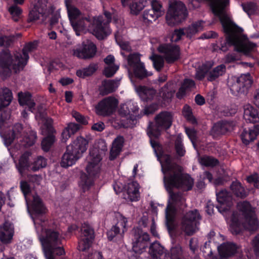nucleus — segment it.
I'll list each match as a JSON object with an SVG mask.
<instances>
[{
  "label": "nucleus",
  "instance_id": "nucleus-35",
  "mask_svg": "<svg viewBox=\"0 0 259 259\" xmlns=\"http://www.w3.org/2000/svg\"><path fill=\"white\" fill-rule=\"evenodd\" d=\"M225 71L226 67L223 64L217 66L211 70H209L208 68L207 79L209 81H213L223 75Z\"/></svg>",
  "mask_w": 259,
  "mask_h": 259
},
{
  "label": "nucleus",
  "instance_id": "nucleus-19",
  "mask_svg": "<svg viewBox=\"0 0 259 259\" xmlns=\"http://www.w3.org/2000/svg\"><path fill=\"white\" fill-rule=\"evenodd\" d=\"M35 118L38 123L41 124L40 128L43 135H47L52 132V120L47 116L46 109L42 106L38 107L35 112Z\"/></svg>",
  "mask_w": 259,
  "mask_h": 259
},
{
  "label": "nucleus",
  "instance_id": "nucleus-45",
  "mask_svg": "<svg viewBox=\"0 0 259 259\" xmlns=\"http://www.w3.org/2000/svg\"><path fill=\"white\" fill-rule=\"evenodd\" d=\"M159 17L160 16L152 9L145 11L143 14V18L149 22L154 21Z\"/></svg>",
  "mask_w": 259,
  "mask_h": 259
},
{
  "label": "nucleus",
  "instance_id": "nucleus-24",
  "mask_svg": "<svg viewBox=\"0 0 259 259\" xmlns=\"http://www.w3.org/2000/svg\"><path fill=\"white\" fill-rule=\"evenodd\" d=\"M149 252L152 259H168V257L166 249L157 241L150 246Z\"/></svg>",
  "mask_w": 259,
  "mask_h": 259
},
{
  "label": "nucleus",
  "instance_id": "nucleus-29",
  "mask_svg": "<svg viewBox=\"0 0 259 259\" xmlns=\"http://www.w3.org/2000/svg\"><path fill=\"white\" fill-rule=\"evenodd\" d=\"M115 59L113 56L109 55L104 59V62L107 65L104 71V73L107 77L113 76L119 68L118 65L114 64Z\"/></svg>",
  "mask_w": 259,
  "mask_h": 259
},
{
  "label": "nucleus",
  "instance_id": "nucleus-13",
  "mask_svg": "<svg viewBox=\"0 0 259 259\" xmlns=\"http://www.w3.org/2000/svg\"><path fill=\"white\" fill-rule=\"evenodd\" d=\"M46 0H37L34 3L32 9L30 11L28 19V22L36 21L40 17L46 18L53 10L47 6Z\"/></svg>",
  "mask_w": 259,
  "mask_h": 259
},
{
  "label": "nucleus",
  "instance_id": "nucleus-57",
  "mask_svg": "<svg viewBox=\"0 0 259 259\" xmlns=\"http://www.w3.org/2000/svg\"><path fill=\"white\" fill-rule=\"evenodd\" d=\"M29 180L34 185H39L42 180V177L39 175H32L29 177Z\"/></svg>",
  "mask_w": 259,
  "mask_h": 259
},
{
  "label": "nucleus",
  "instance_id": "nucleus-43",
  "mask_svg": "<svg viewBox=\"0 0 259 259\" xmlns=\"http://www.w3.org/2000/svg\"><path fill=\"white\" fill-rule=\"evenodd\" d=\"M200 163L206 166H213L218 164V161L216 159L209 156H203L199 159Z\"/></svg>",
  "mask_w": 259,
  "mask_h": 259
},
{
  "label": "nucleus",
  "instance_id": "nucleus-37",
  "mask_svg": "<svg viewBox=\"0 0 259 259\" xmlns=\"http://www.w3.org/2000/svg\"><path fill=\"white\" fill-rule=\"evenodd\" d=\"M230 188L232 192L237 197H245L247 195L244 188L241 186L240 182L238 181L233 182L230 186Z\"/></svg>",
  "mask_w": 259,
  "mask_h": 259
},
{
  "label": "nucleus",
  "instance_id": "nucleus-15",
  "mask_svg": "<svg viewBox=\"0 0 259 259\" xmlns=\"http://www.w3.org/2000/svg\"><path fill=\"white\" fill-rule=\"evenodd\" d=\"M158 52L168 63H172L178 60L180 57L179 47L173 44H162L158 48Z\"/></svg>",
  "mask_w": 259,
  "mask_h": 259
},
{
  "label": "nucleus",
  "instance_id": "nucleus-34",
  "mask_svg": "<svg viewBox=\"0 0 259 259\" xmlns=\"http://www.w3.org/2000/svg\"><path fill=\"white\" fill-rule=\"evenodd\" d=\"M30 155L29 152L24 153L21 156L19 163L16 164V167L21 175H23L25 170L29 167L28 158Z\"/></svg>",
  "mask_w": 259,
  "mask_h": 259
},
{
  "label": "nucleus",
  "instance_id": "nucleus-55",
  "mask_svg": "<svg viewBox=\"0 0 259 259\" xmlns=\"http://www.w3.org/2000/svg\"><path fill=\"white\" fill-rule=\"evenodd\" d=\"M72 116L79 122L83 124L88 123L87 119L78 112L73 111L72 112Z\"/></svg>",
  "mask_w": 259,
  "mask_h": 259
},
{
  "label": "nucleus",
  "instance_id": "nucleus-62",
  "mask_svg": "<svg viewBox=\"0 0 259 259\" xmlns=\"http://www.w3.org/2000/svg\"><path fill=\"white\" fill-rule=\"evenodd\" d=\"M252 246L255 253L256 254L259 253V234L252 240Z\"/></svg>",
  "mask_w": 259,
  "mask_h": 259
},
{
  "label": "nucleus",
  "instance_id": "nucleus-4",
  "mask_svg": "<svg viewBox=\"0 0 259 259\" xmlns=\"http://www.w3.org/2000/svg\"><path fill=\"white\" fill-rule=\"evenodd\" d=\"M65 4L70 23L76 35L90 31L97 38L102 39L111 33L109 23L111 21L112 14L110 12H104L106 20L102 16L91 18L84 16L80 10L72 4L71 1L65 0Z\"/></svg>",
  "mask_w": 259,
  "mask_h": 259
},
{
  "label": "nucleus",
  "instance_id": "nucleus-9",
  "mask_svg": "<svg viewBox=\"0 0 259 259\" xmlns=\"http://www.w3.org/2000/svg\"><path fill=\"white\" fill-rule=\"evenodd\" d=\"M187 11L184 4L180 1L171 0L166 15V21L169 25H175L181 22L187 16Z\"/></svg>",
  "mask_w": 259,
  "mask_h": 259
},
{
  "label": "nucleus",
  "instance_id": "nucleus-40",
  "mask_svg": "<svg viewBox=\"0 0 259 259\" xmlns=\"http://www.w3.org/2000/svg\"><path fill=\"white\" fill-rule=\"evenodd\" d=\"M9 12L14 21H18L20 19L22 10L17 6L13 5L11 6L9 8Z\"/></svg>",
  "mask_w": 259,
  "mask_h": 259
},
{
  "label": "nucleus",
  "instance_id": "nucleus-32",
  "mask_svg": "<svg viewBox=\"0 0 259 259\" xmlns=\"http://www.w3.org/2000/svg\"><path fill=\"white\" fill-rule=\"evenodd\" d=\"M118 81L104 80L100 87V91L103 95H106L114 91L118 88Z\"/></svg>",
  "mask_w": 259,
  "mask_h": 259
},
{
  "label": "nucleus",
  "instance_id": "nucleus-18",
  "mask_svg": "<svg viewBox=\"0 0 259 259\" xmlns=\"http://www.w3.org/2000/svg\"><path fill=\"white\" fill-rule=\"evenodd\" d=\"M81 234L78 242V249L85 251L90 248L94 239V231L92 228L86 223L82 225Z\"/></svg>",
  "mask_w": 259,
  "mask_h": 259
},
{
  "label": "nucleus",
  "instance_id": "nucleus-53",
  "mask_svg": "<svg viewBox=\"0 0 259 259\" xmlns=\"http://www.w3.org/2000/svg\"><path fill=\"white\" fill-rule=\"evenodd\" d=\"M185 131L189 138L191 140L193 146L195 148V141L196 140V133L193 128H185Z\"/></svg>",
  "mask_w": 259,
  "mask_h": 259
},
{
  "label": "nucleus",
  "instance_id": "nucleus-50",
  "mask_svg": "<svg viewBox=\"0 0 259 259\" xmlns=\"http://www.w3.org/2000/svg\"><path fill=\"white\" fill-rule=\"evenodd\" d=\"M8 33L4 31L1 32L0 46H8L10 45L11 38L7 35Z\"/></svg>",
  "mask_w": 259,
  "mask_h": 259
},
{
  "label": "nucleus",
  "instance_id": "nucleus-12",
  "mask_svg": "<svg viewBox=\"0 0 259 259\" xmlns=\"http://www.w3.org/2000/svg\"><path fill=\"white\" fill-rule=\"evenodd\" d=\"M127 61L128 74L132 81L133 75L137 78H143L152 75L151 72H147L145 70L143 64L140 61L139 54H131L128 57Z\"/></svg>",
  "mask_w": 259,
  "mask_h": 259
},
{
  "label": "nucleus",
  "instance_id": "nucleus-46",
  "mask_svg": "<svg viewBox=\"0 0 259 259\" xmlns=\"http://www.w3.org/2000/svg\"><path fill=\"white\" fill-rule=\"evenodd\" d=\"M115 37L116 41L118 45L120 46V48L122 50H124L127 52L130 51L131 47L129 45V44L127 41H124L121 40L120 39V35L118 31H117L115 34Z\"/></svg>",
  "mask_w": 259,
  "mask_h": 259
},
{
  "label": "nucleus",
  "instance_id": "nucleus-6",
  "mask_svg": "<svg viewBox=\"0 0 259 259\" xmlns=\"http://www.w3.org/2000/svg\"><path fill=\"white\" fill-rule=\"evenodd\" d=\"M106 147L100 150L93 148L90 150L88 157V164L86 167L87 174L81 176L79 186L85 191L93 184L94 179L98 177L100 171L101 160L105 154Z\"/></svg>",
  "mask_w": 259,
  "mask_h": 259
},
{
  "label": "nucleus",
  "instance_id": "nucleus-54",
  "mask_svg": "<svg viewBox=\"0 0 259 259\" xmlns=\"http://www.w3.org/2000/svg\"><path fill=\"white\" fill-rule=\"evenodd\" d=\"M242 8L244 11L248 15L253 13L256 9V6L253 3H248L242 5Z\"/></svg>",
  "mask_w": 259,
  "mask_h": 259
},
{
  "label": "nucleus",
  "instance_id": "nucleus-64",
  "mask_svg": "<svg viewBox=\"0 0 259 259\" xmlns=\"http://www.w3.org/2000/svg\"><path fill=\"white\" fill-rule=\"evenodd\" d=\"M86 259H102V256L100 252L93 251L88 255Z\"/></svg>",
  "mask_w": 259,
  "mask_h": 259
},
{
  "label": "nucleus",
  "instance_id": "nucleus-63",
  "mask_svg": "<svg viewBox=\"0 0 259 259\" xmlns=\"http://www.w3.org/2000/svg\"><path fill=\"white\" fill-rule=\"evenodd\" d=\"M98 66L96 64H91L88 68H84L87 76L92 75L97 69Z\"/></svg>",
  "mask_w": 259,
  "mask_h": 259
},
{
  "label": "nucleus",
  "instance_id": "nucleus-20",
  "mask_svg": "<svg viewBox=\"0 0 259 259\" xmlns=\"http://www.w3.org/2000/svg\"><path fill=\"white\" fill-rule=\"evenodd\" d=\"M116 219L117 221L116 224L107 233L108 239L110 240H113L117 235L122 237L123 234L127 230V219L120 213L116 214Z\"/></svg>",
  "mask_w": 259,
  "mask_h": 259
},
{
  "label": "nucleus",
  "instance_id": "nucleus-25",
  "mask_svg": "<svg viewBox=\"0 0 259 259\" xmlns=\"http://www.w3.org/2000/svg\"><path fill=\"white\" fill-rule=\"evenodd\" d=\"M243 118L247 122H259V111L249 104L244 106Z\"/></svg>",
  "mask_w": 259,
  "mask_h": 259
},
{
  "label": "nucleus",
  "instance_id": "nucleus-41",
  "mask_svg": "<svg viewBox=\"0 0 259 259\" xmlns=\"http://www.w3.org/2000/svg\"><path fill=\"white\" fill-rule=\"evenodd\" d=\"M182 135L180 134L178 135L177 139L175 142L176 150L177 154L180 156H183L185 154V150L182 144Z\"/></svg>",
  "mask_w": 259,
  "mask_h": 259
},
{
  "label": "nucleus",
  "instance_id": "nucleus-36",
  "mask_svg": "<svg viewBox=\"0 0 259 259\" xmlns=\"http://www.w3.org/2000/svg\"><path fill=\"white\" fill-rule=\"evenodd\" d=\"M195 83L192 79H185L180 88L177 96L179 98H181L187 91H189L194 88Z\"/></svg>",
  "mask_w": 259,
  "mask_h": 259
},
{
  "label": "nucleus",
  "instance_id": "nucleus-52",
  "mask_svg": "<svg viewBox=\"0 0 259 259\" xmlns=\"http://www.w3.org/2000/svg\"><path fill=\"white\" fill-rule=\"evenodd\" d=\"M183 29L176 30L172 34L170 38L171 41L177 42L179 40L183 35H185Z\"/></svg>",
  "mask_w": 259,
  "mask_h": 259
},
{
  "label": "nucleus",
  "instance_id": "nucleus-59",
  "mask_svg": "<svg viewBox=\"0 0 259 259\" xmlns=\"http://www.w3.org/2000/svg\"><path fill=\"white\" fill-rule=\"evenodd\" d=\"M125 187L123 186L121 182V180L117 181L113 185V189L116 194H118L123 191H124Z\"/></svg>",
  "mask_w": 259,
  "mask_h": 259
},
{
  "label": "nucleus",
  "instance_id": "nucleus-10",
  "mask_svg": "<svg viewBox=\"0 0 259 259\" xmlns=\"http://www.w3.org/2000/svg\"><path fill=\"white\" fill-rule=\"evenodd\" d=\"M252 83V79L248 73L239 76H231L228 79V85L231 92L235 96L246 93Z\"/></svg>",
  "mask_w": 259,
  "mask_h": 259
},
{
  "label": "nucleus",
  "instance_id": "nucleus-22",
  "mask_svg": "<svg viewBox=\"0 0 259 259\" xmlns=\"http://www.w3.org/2000/svg\"><path fill=\"white\" fill-rule=\"evenodd\" d=\"M123 7H128L130 13L138 15L145 7L146 2L144 0H120Z\"/></svg>",
  "mask_w": 259,
  "mask_h": 259
},
{
  "label": "nucleus",
  "instance_id": "nucleus-8",
  "mask_svg": "<svg viewBox=\"0 0 259 259\" xmlns=\"http://www.w3.org/2000/svg\"><path fill=\"white\" fill-rule=\"evenodd\" d=\"M172 85L171 83H167L161 89L159 95L156 94V91L153 89L145 87H135V90L140 98L143 101H148L154 99L159 100V97L166 100L170 98L175 92V90L171 87Z\"/></svg>",
  "mask_w": 259,
  "mask_h": 259
},
{
  "label": "nucleus",
  "instance_id": "nucleus-7",
  "mask_svg": "<svg viewBox=\"0 0 259 259\" xmlns=\"http://www.w3.org/2000/svg\"><path fill=\"white\" fill-rule=\"evenodd\" d=\"M89 142L82 137H77L67 146L60 163L63 167H68L74 164L82 157L88 148Z\"/></svg>",
  "mask_w": 259,
  "mask_h": 259
},
{
  "label": "nucleus",
  "instance_id": "nucleus-56",
  "mask_svg": "<svg viewBox=\"0 0 259 259\" xmlns=\"http://www.w3.org/2000/svg\"><path fill=\"white\" fill-rule=\"evenodd\" d=\"M247 181L248 183L253 184L255 187L259 188V180L257 175L249 176L247 178Z\"/></svg>",
  "mask_w": 259,
  "mask_h": 259
},
{
  "label": "nucleus",
  "instance_id": "nucleus-3",
  "mask_svg": "<svg viewBox=\"0 0 259 259\" xmlns=\"http://www.w3.org/2000/svg\"><path fill=\"white\" fill-rule=\"evenodd\" d=\"M219 203L217 208L223 214L230 225V230L233 234L239 233L243 228L250 231L256 230L258 223L253 208L249 202L242 201L238 203V212L232 213L230 210L232 205V198L226 190H222L217 194Z\"/></svg>",
  "mask_w": 259,
  "mask_h": 259
},
{
  "label": "nucleus",
  "instance_id": "nucleus-14",
  "mask_svg": "<svg viewBox=\"0 0 259 259\" xmlns=\"http://www.w3.org/2000/svg\"><path fill=\"white\" fill-rule=\"evenodd\" d=\"M133 250L137 253L143 252L148 246L150 237L147 232L137 228L134 230Z\"/></svg>",
  "mask_w": 259,
  "mask_h": 259
},
{
  "label": "nucleus",
  "instance_id": "nucleus-47",
  "mask_svg": "<svg viewBox=\"0 0 259 259\" xmlns=\"http://www.w3.org/2000/svg\"><path fill=\"white\" fill-rule=\"evenodd\" d=\"M183 115L187 120L191 121L192 123L196 122V119L193 117L190 107L188 105H185L183 110Z\"/></svg>",
  "mask_w": 259,
  "mask_h": 259
},
{
  "label": "nucleus",
  "instance_id": "nucleus-31",
  "mask_svg": "<svg viewBox=\"0 0 259 259\" xmlns=\"http://www.w3.org/2000/svg\"><path fill=\"white\" fill-rule=\"evenodd\" d=\"M232 129V123L226 121H223L215 123L213 126L212 133L217 135L224 134Z\"/></svg>",
  "mask_w": 259,
  "mask_h": 259
},
{
  "label": "nucleus",
  "instance_id": "nucleus-16",
  "mask_svg": "<svg viewBox=\"0 0 259 259\" xmlns=\"http://www.w3.org/2000/svg\"><path fill=\"white\" fill-rule=\"evenodd\" d=\"M96 53V46L91 41L83 42L73 50V54L79 59H90Z\"/></svg>",
  "mask_w": 259,
  "mask_h": 259
},
{
  "label": "nucleus",
  "instance_id": "nucleus-21",
  "mask_svg": "<svg viewBox=\"0 0 259 259\" xmlns=\"http://www.w3.org/2000/svg\"><path fill=\"white\" fill-rule=\"evenodd\" d=\"M14 227L10 222H5L0 225V241L4 244H11L14 235Z\"/></svg>",
  "mask_w": 259,
  "mask_h": 259
},
{
  "label": "nucleus",
  "instance_id": "nucleus-26",
  "mask_svg": "<svg viewBox=\"0 0 259 259\" xmlns=\"http://www.w3.org/2000/svg\"><path fill=\"white\" fill-rule=\"evenodd\" d=\"M18 96L20 105L28 108L29 111L33 112L35 104L30 94L28 92H20Z\"/></svg>",
  "mask_w": 259,
  "mask_h": 259
},
{
  "label": "nucleus",
  "instance_id": "nucleus-5",
  "mask_svg": "<svg viewBox=\"0 0 259 259\" xmlns=\"http://www.w3.org/2000/svg\"><path fill=\"white\" fill-rule=\"evenodd\" d=\"M37 42L27 44L24 47L22 53H17L13 57L8 50H5L0 54V74L3 78L9 76L12 70L17 72L22 70L29 59L28 54L35 50Z\"/></svg>",
  "mask_w": 259,
  "mask_h": 259
},
{
  "label": "nucleus",
  "instance_id": "nucleus-42",
  "mask_svg": "<svg viewBox=\"0 0 259 259\" xmlns=\"http://www.w3.org/2000/svg\"><path fill=\"white\" fill-rule=\"evenodd\" d=\"M150 58L153 61V66L157 70H159L162 68L164 65V60L161 57L153 55L150 57Z\"/></svg>",
  "mask_w": 259,
  "mask_h": 259
},
{
  "label": "nucleus",
  "instance_id": "nucleus-58",
  "mask_svg": "<svg viewBox=\"0 0 259 259\" xmlns=\"http://www.w3.org/2000/svg\"><path fill=\"white\" fill-rule=\"evenodd\" d=\"M158 108V106L157 104H152L147 107L144 110V113L145 114L148 115L152 114L156 111Z\"/></svg>",
  "mask_w": 259,
  "mask_h": 259
},
{
  "label": "nucleus",
  "instance_id": "nucleus-44",
  "mask_svg": "<svg viewBox=\"0 0 259 259\" xmlns=\"http://www.w3.org/2000/svg\"><path fill=\"white\" fill-rule=\"evenodd\" d=\"M55 137L53 135H50L44 138L41 142L42 149L45 151L49 150L51 146L55 142Z\"/></svg>",
  "mask_w": 259,
  "mask_h": 259
},
{
  "label": "nucleus",
  "instance_id": "nucleus-49",
  "mask_svg": "<svg viewBox=\"0 0 259 259\" xmlns=\"http://www.w3.org/2000/svg\"><path fill=\"white\" fill-rule=\"evenodd\" d=\"M152 10H153L155 13L160 17L164 13V10L163 9L161 4L156 1L152 2Z\"/></svg>",
  "mask_w": 259,
  "mask_h": 259
},
{
  "label": "nucleus",
  "instance_id": "nucleus-51",
  "mask_svg": "<svg viewBox=\"0 0 259 259\" xmlns=\"http://www.w3.org/2000/svg\"><path fill=\"white\" fill-rule=\"evenodd\" d=\"M171 259H180L182 254V248L179 245H177L171 248Z\"/></svg>",
  "mask_w": 259,
  "mask_h": 259
},
{
  "label": "nucleus",
  "instance_id": "nucleus-27",
  "mask_svg": "<svg viewBox=\"0 0 259 259\" xmlns=\"http://www.w3.org/2000/svg\"><path fill=\"white\" fill-rule=\"evenodd\" d=\"M220 255L223 257H228L234 254L239 248L233 243H223L218 247Z\"/></svg>",
  "mask_w": 259,
  "mask_h": 259
},
{
  "label": "nucleus",
  "instance_id": "nucleus-2",
  "mask_svg": "<svg viewBox=\"0 0 259 259\" xmlns=\"http://www.w3.org/2000/svg\"><path fill=\"white\" fill-rule=\"evenodd\" d=\"M20 187L46 259H56L55 254H64V248L59 246L64 238L60 228L54 222L48 221L43 218L42 215L47 211L46 208L29 184L26 181H22Z\"/></svg>",
  "mask_w": 259,
  "mask_h": 259
},
{
  "label": "nucleus",
  "instance_id": "nucleus-33",
  "mask_svg": "<svg viewBox=\"0 0 259 259\" xmlns=\"http://www.w3.org/2000/svg\"><path fill=\"white\" fill-rule=\"evenodd\" d=\"M204 27V22L198 21L193 23L191 26L183 29L184 34L187 37L191 38L199 31H202Z\"/></svg>",
  "mask_w": 259,
  "mask_h": 259
},
{
  "label": "nucleus",
  "instance_id": "nucleus-11",
  "mask_svg": "<svg viewBox=\"0 0 259 259\" xmlns=\"http://www.w3.org/2000/svg\"><path fill=\"white\" fill-rule=\"evenodd\" d=\"M200 219L197 210L188 212L182 218L180 225L181 231L186 235H193L198 230V221Z\"/></svg>",
  "mask_w": 259,
  "mask_h": 259
},
{
  "label": "nucleus",
  "instance_id": "nucleus-60",
  "mask_svg": "<svg viewBox=\"0 0 259 259\" xmlns=\"http://www.w3.org/2000/svg\"><path fill=\"white\" fill-rule=\"evenodd\" d=\"M210 242L209 241L208 242H205L203 247L202 249V251L204 253V255L205 256H211L212 255V250L210 248Z\"/></svg>",
  "mask_w": 259,
  "mask_h": 259
},
{
  "label": "nucleus",
  "instance_id": "nucleus-1",
  "mask_svg": "<svg viewBox=\"0 0 259 259\" xmlns=\"http://www.w3.org/2000/svg\"><path fill=\"white\" fill-rule=\"evenodd\" d=\"M172 122L171 113L161 112L155 117V124L150 123L147 129L151 145L161 164L165 187L169 193L168 204L165 209L166 222H175L177 209L186 206L184 197L179 193H173L172 189L177 188L188 191L194 185V180L189 175L182 173V167L171 162L169 155L162 151L161 146L156 141L161 132L168 128Z\"/></svg>",
  "mask_w": 259,
  "mask_h": 259
},
{
  "label": "nucleus",
  "instance_id": "nucleus-48",
  "mask_svg": "<svg viewBox=\"0 0 259 259\" xmlns=\"http://www.w3.org/2000/svg\"><path fill=\"white\" fill-rule=\"evenodd\" d=\"M124 108H129L130 110V114H131V112H133L134 113H136V112L139 109L137 103H134L132 101H128L121 105L122 112L123 111V110H124Z\"/></svg>",
  "mask_w": 259,
  "mask_h": 259
},
{
  "label": "nucleus",
  "instance_id": "nucleus-39",
  "mask_svg": "<svg viewBox=\"0 0 259 259\" xmlns=\"http://www.w3.org/2000/svg\"><path fill=\"white\" fill-rule=\"evenodd\" d=\"M208 67L206 64H203L196 70L195 78L198 80L203 79L205 75L208 76Z\"/></svg>",
  "mask_w": 259,
  "mask_h": 259
},
{
  "label": "nucleus",
  "instance_id": "nucleus-28",
  "mask_svg": "<svg viewBox=\"0 0 259 259\" xmlns=\"http://www.w3.org/2000/svg\"><path fill=\"white\" fill-rule=\"evenodd\" d=\"M259 134V125H254L248 130H244L241 135V138L245 145H248L254 140Z\"/></svg>",
  "mask_w": 259,
  "mask_h": 259
},
{
  "label": "nucleus",
  "instance_id": "nucleus-38",
  "mask_svg": "<svg viewBox=\"0 0 259 259\" xmlns=\"http://www.w3.org/2000/svg\"><path fill=\"white\" fill-rule=\"evenodd\" d=\"M31 169L33 171H36L40 168L45 167L47 165L46 159L42 156H38L34 160L31 164Z\"/></svg>",
  "mask_w": 259,
  "mask_h": 259
},
{
  "label": "nucleus",
  "instance_id": "nucleus-23",
  "mask_svg": "<svg viewBox=\"0 0 259 259\" xmlns=\"http://www.w3.org/2000/svg\"><path fill=\"white\" fill-rule=\"evenodd\" d=\"M139 184L135 181L128 183L123 191L124 198L131 201H138L140 196Z\"/></svg>",
  "mask_w": 259,
  "mask_h": 259
},
{
  "label": "nucleus",
  "instance_id": "nucleus-30",
  "mask_svg": "<svg viewBox=\"0 0 259 259\" xmlns=\"http://www.w3.org/2000/svg\"><path fill=\"white\" fill-rule=\"evenodd\" d=\"M124 139L122 137H117L113 142L110 152L109 159L114 160L119 154L122 150Z\"/></svg>",
  "mask_w": 259,
  "mask_h": 259
},
{
  "label": "nucleus",
  "instance_id": "nucleus-17",
  "mask_svg": "<svg viewBox=\"0 0 259 259\" xmlns=\"http://www.w3.org/2000/svg\"><path fill=\"white\" fill-rule=\"evenodd\" d=\"M118 101L113 97L106 98L96 107V112L97 114L102 116H108L112 114L116 110Z\"/></svg>",
  "mask_w": 259,
  "mask_h": 259
},
{
  "label": "nucleus",
  "instance_id": "nucleus-61",
  "mask_svg": "<svg viewBox=\"0 0 259 259\" xmlns=\"http://www.w3.org/2000/svg\"><path fill=\"white\" fill-rule=\"evenodd\" d=\"M79 126L78 124L70 123L68 124L67 126L66 127V129L68 130V131H70V133L71 135H73L79 130Z\"/></svg>",
  "mask_w": 259,
  "mask_h": 259
}]
</instances>
